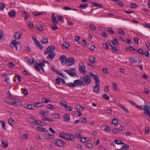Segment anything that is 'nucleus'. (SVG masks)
<instances>
[{"instance_id":"72a5a7b5","label":"nucleus","mask_w":150,"mask_h":150,"mask_svg":"<svg viewBox=\"0 0 150 150\" xmlns=\"http://www.w3.org/2000/svg\"><path fill=\"white\" fill-rule=\"evenodd\" d=\"M35 107L34 106L33 107L32 104H29L27 105L25 108L29 109L34 110Z\"/></svg>"},{"instance_id":"20e7f679","label":"nucleus","mask_w":150,"mask_h":150,"mask_svg":"<svg viewBox=\"0 0 150 150\" xmlns=\"http://www.w3.org/2000/svg\"><path fill=\"white\" fill-rule=\"evenodd\" d=\"M55 49V47L53 45H51L48 47L45 50L44 54H46L49 53H51Z\"/></svg>"},{"instance_id":"6e6552de","label":"nucleus","mask_w":150,"mask_h":150,"mask_svg":"<svg viewBox=\"0 0 150 150\" xmlns=\"http://www.w3.org/2000/svg\"><path fill=\"white\" fill-rule=\"evenodd\" d=\"M79 81L78 80H75L74 81V83H70L69 84L67 83H66V85L67 86H69L70 87H75L76 85H79Z\"/></svg>"},{"instance_id":"f257e3e1","label":"nucleus","mask_w":150,"mask_h":150,"mask_svg":"<svg viewBox=\"0 0 150 150\" xmlns=\"http://www.w3.org/2000/svg\"><path fill=\"white\" fill-rule=\"evenodd\" d=\"M95 76H98L97 74H94L92 72H91L89 74H84V76H81V77L80 79H78L79 81V85L80 86L81 85L85 86L86 84L88 85L91 83V77L95 80Z\"/></svg>"},{"instance_id":"603ef678","label":"nucleus","mask_w":150,"mask_h":150,"mask_svg":"<svg viewBox=\"0 0 150 150\" xmlns=\"http://www.w3.org/2000/svg\"><path fill=\"white\" fill-rule=\"evenodd\" d=\"M27 137L28 135L27 134H23L21 137L22 139L24 140H25L27 138Z\"/></svg>"},{"instance_id":"58836bf2","label":"nucleus","mask_w":150,"mask_h":150,"mask_svg":"<svg viewBox=\"0 0 150 150\" xmlns=\"http://www.w3.org/2000/svg\"><path fill=\"white\" fill-rule=\"evenodd\" d=\"M36 27L38 29V30L40 31H42V28L41 25L40 24H37Z\"/></svg>"},{"instance_id":"7c9ffc66","label":"nucleus","mask_w":150,"mask_h":150,"mask_svg":"<svg viewBox=\"0 0 150 150\" xmlns=\"http://www.w3.org/2000/svg\"><path fill=\"white\" fill-rule=\"evenodd\" d=\"M111 50L112 52L114 53H119V50L115 47H112Z\"/></svg>"},{"instance_id":"412c9836","label":"nucleus","mask_w":150,"mask_h":150,"mask_svg":"<svg viewBox=\"0 0 150 150\" xmlns=\"http://www.w3.org/2000/svg\"><path fill=\"white\" fill-rule=\"evenodd\" d=\"M1 145L3 147L6 148L8 146V142H6L5 140H2L1 142Z\"/></svg>"},{"instance_id":"5701e85b","label":"nucleus","mask_w":150,"mask_h":150,"mask_svg":"<svg viewBox=\"0 0 150 150\" xmlns=\"http://www.w3.org/2000/svg\"><path fill=\"white\" fill-rule=\"evenodd\" d=\"M34 107H41L43 105V104L42 102H37L34 103Z\"/></svg>"},{"instance_id":"2eb2a0df","label":"nucleus","mask_w":150,"mask_h":150,"mask_svg":"<svg viewBox=\"0 0 150 150\" xmlns=\"http://www.w3.org/2000/svg\"><path fill=\"white\" fill-rule=\"evenodd\" d=\"M65 71L71 76H74L76 75V73L75 72H73L69 70L66 69Z\"/></svg>"},{"instance_id":"052dcab7","label":"nucleus","mask_w":150,"mask_h":150,"mask_svg":"<svg viewBox=\"0 0 150 150\" xmlns=\"http://www.w3.org/2000/svg\"><path fill=\"white\" fill-rule=\"evenodd\" d=\"M134 42L135 43H137V44H139V39H138V38H137V37H135V38H134Z\"/></svg>"},{"instance_id":"5fc2aeb1","label":"nucleus","mask_w":150,"mask_h":150,"mask_svg":"<svg viewBox=\"0 0 150 150\" xmlns=\"http://www.w3.org/2000/svg\"><path fill=\"white\" fill-rule=\"evenodd\" d=\"M47 108H48L50 109H55V107L51 104H48L47 105Z\"/></svg>"},{"instance_id":"a19ab883","label":"nucleus","mask_w":150,"mask_h":150,"mask_svg":"<svg viewBox=\"0 0 150 150\" xmlns=\"http://www.w3.org/2000/svg\"><path fill=\"white\" fill-rule=\"evenodd\" d=\"M0 122L2 125V127L3 128L4 130H6V128L5 126V122L3 120H1Z\"/></svg>"},{"instance_id":"6ab92c4d","label":"nucleus","mask_w":150,"mask_h":150,"mask_svg":"<svg viewBox=\"0 0 150 150\" xmlns=\"http://www.w3.org/2000/svg\"><path fill=\"white\" fill-rule=\"evenodd\" d=\"M89 60L92 64L95 63L96 62L95 57L92 56H91L89 57Z\"/></svg>"},{"instance_id":"a878e982","label":"nucleus","mask_w":150,"mask_h":150,"mask_svg":"<svg viewBox=\"0 0 150 150\" xmlns=\"http://www.w3.org/2000/svg\"><path fill=\"white\" fill-rule=\"evenodd\" d=\"M124 144V146H123L122 148L120 149H118L119 150H125L127 149H128L129 148V146L128 144H126L125 145Z\"/></svg>"},{"instance_id":"0eeeda50","label":"nucleus","mask_w":150,"mask_h":150,"mask_svg":"<svg viewBox=\"0 0 150 150\" xmlns=\"http://www.w3.org/2000/svg\"><path fill=\"white\" fill-rule=\"evenodd\" d=\"M15 99L10 98H4V101L7 103L11 105H13Z\"/></svg>"},{"instance_id":"2f4dec72","label":"nucleus","mask_w":150,"mask_h":150,"mask_svg":"<svg viewBox=\"0 0 150 150\" xmlns=\"http://www.w3.org/2000/svg\"><path fill=\"white\" fill-rule=\"evenodd\" d=\"M60 136L62 138L65 139L67 137V133L64 132H62L60 134Z\"/></svg>"},{"instance_id":"0e129e2a","label":"nucleus","mask_w":150,"mask_h":150,"mask_svg":"<svg viewBox=\"0 0 150 150\" xmlns=\"http://www.w3.org/2000/svg\"><path fill=\"white\" fill-rule=\"evenodd\" d=\"M66 108L68 111H70L72 110V108L70 106H67L65 107Z\"/></svg>"},{"instance_id":"c9c22d12","label":"nucleus","mask_w":150,"mask_h":150,"mask_svg":"<svg viewBox=\"0 0 150 150\" xmlns=\"http://www.w3.org/2000/svg\"><path fill=\"white\" fill-rule=\"evenodd\" d=\"M24 14L25 15V17H24V19H28L30 16V15H28V13L26 11H24L23 12Z\"/></svg>"},{"instance_id":"13d9d810","label":"nucleus","mask_w":150,"mask_h":150,"mask_svg":"<svg viewBox=\"0 0 150 150\" xmlns=\"http://www.w3.org/2000/svg\"><path fill=\"white\" fill-rule=\"evenodd\" d=\"M33 15L35 16L41 15L42 14L41 12L37 11L33 12Z\"/></svg>"},{"instance_id":"c85d7f7f","label":"nucleus","mask_w":150,"mask_h":150,"mask_svg":"<svg viewBox=\"0 0 150 150\" xmlns=\"http://www.w3.org/2000/svg\"><path fill=\"white\" fill-rule=\"evenodd\" d=\"M41 42L43 44H47L48 42V40L47 38L43 37V40H41Z\"/></svg>"},{"instance_id":"864d4df0","label":"nucleus","mask_w":150,"mask_h":150,"mask_svg":"<svg viewBox=\"0 0 150 150\" xmlns=\"http://www.w3.org/2000/svg\"><path fill=\"white\" fill-rule=\"evenodd\" d=\"M53 117L55 119H58L60 117L59 115L57 113H54L53 115Z\"/></svg>"},{"instance_id":"cd10ccee","label":"nucleus","mask_w":150,"mask_h":150,"mask_svg":"<svg viewBox=\"0 0 150 150\" xmlns=\"http://www.w3.org/2000/svg\"><path fill=\"white\" fill-rule=\"evenodd\" d=\"M62 46L66 49H69V45L67 42H65L63 43Z\"/></svg>"},{"instance_id":"4be33fe9","label":"nucleus","mask_w":150,"mask_h":150,"mask_svg":"<svg viewBox=\"0 0 150 150\" xmlns=\"http://www.w3.org/2000/svg\"><path fill=\"white\" fill-rule=\"evenodd\" d=\"M70 120V115L65 114L64 116V120L65 121H69Z\"/></svg>"},{"instance_id":"6e6d98bb","label":"nucleus","mask_w":150,"mask_h":150,"mask_svg":"<svg viewBox=\"0 0 150 150\" xmlns=\"http://www.w3.org/2000/svg\"><path fill=\"white\" fill-rule=\"evenodd\" d=\"M131 61L133 62L137 63V57H132L131 59Z\"/></svg>"},{"instance_id":"b1692460","label":"nucleus","mask_w":150,"mask_h":150,"mask_svg":"<svg viewBox=\"0 0 150 150\" xmlns=\"http://www.w3.org/2000/svg\"><path fill=\"white\" fill-rule=\"evenodd\" d=\"M14 37L16 39H19L21 38V34L19 32H16Z\"/></svg>"},{"instance_id":"c756f323","label":"nucleus","mask_w":150,"mask_h":150,"mask_svg":"<svg viewBox=\"0 0 150 150\" xmlns=\"http://www.w3.org/2000/svg\"><path fill=\"white\" fill-rule=\"evenodd\" d=\"M16 42V40H12L11 42V44L10 45L11 47L12 48H14V46H16L17 44Z\"/></svg>"},{"instance_id":"f03ea898","label":"nucleus","mask_w":150,"mask_h":150,"mask_svg":"<svg viewBox=\"0 0 150 150\" xmlns=\"http://www.w3.org/2000/svg\"><path fill=\"white\" fill-rule=\"evenodd\" d=\"M95 81L96 85L93 87V91L96 93H98L100 91V86L99 77L95 76Z\"/></svg>"},{"instance_id":"9b49d317","label":"nucleus","mask_w":150,"mask_h":150,"mask_svg":"<svg viewBox=\"0 0 150 150\" xmlns=\"http://www.w3.org/2000/svg\"><path fill=\"white\" fill-rule=\"evenodd\" d=\"M35 124L42 126H44L46 125V124L45 122H42L41 121L38 120H35Z\"/></svg>"},{"instance_id":"bb28decb","label":"nucleus","mask_w":150,"mask_h":150,"mask_svg":"<svg viewBox=\"0 0 150 150\" xmlns=\"http://www.w3.org/2000/svg\"><path fill=\"white\" fill-rule=\"evenodd\" d=\"M47 137L46 138L47 140H50L53 139L54 136L53 134H47Z\"/></svg>"},{"instance_id":"aec40b11","label":"nucleus","mask_w":150,"mask_h":150,"mask_svg":"<svg viewBox=\"0 0 150 150\" xmlns=\"http://www.w3.org/2000/svg\"><path fill=\"white\" fill-rule=\"evenodd\" d=\"M92 5L93 7H99V8H103V6L100 4H99L98 3L92 2Z\"/></svg>"},{"instance_id":"09e8293b","label":"nucleus","mask_w":150,"mask_h":150,"mask_svg":"<svg viewBox=\"0 0 150 150\" xmlns=\"http://www.w3.org/2000/svg\"><path fill=\"white\" fill-rule=\"evenodd\" d=\"M102 97L106 100H108L110 99L109 97L105 94H103L102 96Z\"/></svg>"},{"instance_id":"338daca9","label":"nucleus","mask_w":150,"mask_h":150,"mask_svg":"<svg viewBox=\"0 0 150 150\" xmlns=\"http://www.w3.org/2000/svg\"><path fill=\"white\" fill-rule=\"evenodd\" d=\"M139 53H140L141 55H144V52H143V50L142 49H139L137 51Z\"/></svg>"},{"instance_id":"37998d69","label":"nucleus","mask_w":150,"mask_h":150,"mask_svg":"<svg viewBox=\"0 0 150 150\" xmlns=\"http://www.w3.org/2000/svg\"><path fill=\"white\" fill-rule=\"evenodd\" d=\"M8 122L9 124L11 125H14V122L13 119L11 118H10L8 120Z\"/></svg>"},{"instance_id":"4d7b16f0","label":"nucleus","mask_w":150,"mask_h":150,"mask_svg":"<svg viewBox=\"0 0 150 150\" xmlns=\"http://www.w3.org/2000/svg\"><path fill=\"white\" fill-rule=\"evenodd\" d=\"M34 67L35 69L38 71H40V67L36 64H35Z\"/></svg>"},{"instance_id":"a211bd4d","label":"nucleus","mask_w":150,"mask_h":150,"mask_svg":"<svg viewBox=\"0 0 150 150\" xmlns=\"http://www.w3.org/2000/svg\"><path fill=\"white\" fill-rule=\"evenodd\" d=\"M16 13L15 11L13 10L10 11L8 14L10 17H14L16 16Z\"/></svg>"},{"instance_id":"9d476101","label":"nucleus","mask_w":150,"mask_h":150,"mask_svg":"<svg viewBox=\"0 0 150 150\" xmlns=\"http://www.w3.org/2000/svg\"><path fill=\"white\" fill-rule=\"evenodd\" d=\"M136 107L137 108H138L140 110H143V109L144 110H144H145V108H147L146 109H150V107H149L147 103H146V104L144 105V107H143L142 105H136Z\"/></svg>"},{"instance_id":"f704fd0d","label":"nucleus","mask_w":150,"mask_h":150,"mask_svg":"<svg viewBox=\"0 0 150 150\" xmlns=\"http://www.w3.org/2000/svg\"><path fill=\"white\" fill-rule=\"evenodd\" d=\"M88 6L87 4H82L80 5L79 8L84 9L87 8Z\"/></svg>"},{"instance_id":"69168bd1","label":"nucleus","mask_w":150,"mask_h":150,"mask_svg":"<svg viewBox=\"0 0 150 150\" xmlns=\"http://www.w3.org/2000/svg\"><path fill=\"white\" fill-rule=\"evenodd\" d=\"M56 83L57 84L59 85L60 83V79L59 78H57L55 80Z\"/></svg>"},{"instance_id":"8fccbe9b","label":"nucleus","mask_w":150,"mask_h":150,"mask_svg":"<svg viewBox=\"0 0 150 150\" xmlns=\"http://www.w3.org/2000/svg\"><path fill=\"white\" fill-rule=\"evenodd\" d=\"M5 6V4L4 3H2L0 4V9L1 10H4Z\"/></svg>"},{"instance_id":"dca6fc26","label":"nucleus","mask_w":150,"mask_h":150,"mask_svg":"<svg viewBox=\"0 0 150 150\" xmlns=\"http://www.w3.org/2000/svg\"><path fill=\"white\" fill-rule=\"evenodd\" d=\"M67 58L66 56L63 55L61 56L59 58V60L62 63H63L65 61H66V60H67Z\"/></svg>"},{"instance_id":"c03bdc74","label":"nucleus","mask_w":150,"mask_h":150,"mask_svg":"<svg viewBox=\"0 0 150 150\" xmlns=\"http://www.w3.org/2000/svg\"><path fill=\"white\" fill-rule=\"evenodd\" d=\"M137 6V5L135 3H132L130 4V7L131 8H136Z\"/></svg>"},{"instance_id":"f8f14e48","label":"nucleus","mask_w":150,"mask_h":150,"mask_svg":"<svg viewBox=\"0 0 150 150\" xmlns=\"http://www.w3.org/2000/svg\"><path fill=\"white\" fill-rule=\"evenodd\" d=\"M37 130L39 132H48V130H47L46 128L44 127H38L36 128Z\"/></svg>"},{"instance_id":"a18cd8bd","label":"nucleus","mask_w":150,"mask_h":150,"mask_svg":"<svg viewBox=\"0 0 150 150\" xmlns=\"http://www.w3.org/2000/svg\"><path fill=\"white\" fill-rule=\"evenodd\" d=\"M41 100L42 102L45 103H47L50 101V99H47L44 98H42L41 99Z\"/></svg>"},{"instance_id":"473e14b6","label":"nucleus","mask_w":150,"mask_h":150,"mask_svg":"<svg viewBox=\"0 0 150 150\" xmlns=\"http://www.w3.org/2000/svg\"><path fill=\"white\" fill-rule=\"evenodd\" d=\"M118 33L122 36H124L125 34L124 31L121 28H120L118 29Z\"/></svg>"},{"instance_id":"f3484780","label":"nucleus","mask_w":150,"mask_h":150,"mask_svg":"<svg viewBox=\"0 0 150 150\" xmlns=\"http://www.w3.org/2000/svg\"><path fill=\"white\" fill-rule=\"evenodd\" d=\"M21 101L18 99L14 100L13 103L14 105L16 106H18L21 105Z\"/></svg>"},{"instance_id":"ddd939ff","label":"nucleus","mask_w":150,"mask_h":150,"mask_svg":"<svg viewBox=\"0 0 150 150\" xmlns=\"http://www.w3.org/2000/svg\"><path fill=\"white\" fill-rule=\"evenodd\" d=\"M52 20L54 25H56L58 24V20L57 19L54 14H53L52 15Z\"/></svg>"},{"instance_id":"79ce46f5","label":"nucleus","mask_w":150,"mask_h":150,"mask_svg":"<svg viewBox=\"0 0 150 150\" xmlns=\"http://www.w3.org/2000/svg\"><path fill=\"white\" fill-rule=\"evenodd\" d=\"M112 123L115 125H116L118 124V120L117 118H114L112 120Z\"/></svg>"},{"instance_id":"7ed1b4c3","label":"nucleus","mask_w":150,"mask_h":150,"mask_svg":"<svg viewBox=\"0 0 150 150\" xmlns=\"http://www.w3.org/2000/svg\"><path fill=\"white\" fill-rule=\"evenodd\" d=\"M53 143L56 146L59 147H64L66 145L64 142L61 139H56L53 140Z\"/></svg>"},{"instance_id":"ea45409f","label":"nucleus","mask_w":150,"mask_h":150,"mask_svg":"<svg viewBox=\"0 0 150 150\" xmlns=\"http://www.w3.org/2000/svg\"><path fill=\"white\" fill-rule=\"evenodd\" d=\"M86 146L89 149H91L93 148V145L91 143H87L86 144Z\"/></svg>"},{"instance_id":"3c124183","label":"nucleus","mask_w":150,"mask_h":150,"mask_svg":"<svg viewBox=\"0 0 150 150\" xmlns=\"http://www.w3.org/2000/svg\"><path fill=\"white\" fill-rule=\"evenodd\" d=\"M108 31L111 34H114L115 33L113 29L111 28H108Z\"/></svg>"},{"instance_id":"e433bc0d","label":"nucleus","mask_w":150,"mask_h":150,"mask_svg":"<svg viewBox=\"0 0 150 150\" xmlns=\"http://www.w3.org/2000/svg\"><path fill=\"white\" fill-rule=\"evenodd\" d=\"M86 139H88V138L86 137H82L80 138V141L83 143L88 142V140H86Z\"/></svg>"},{"instance_id":"4c0bfd02","label":"nucleus","mask_w":150,"mask_h":150,"mask_svg":"<svg viewBox=\"0 0 150 150\" xmlns=\"http://www.w3.org/2000/svg\"><path fill=\"white\" fill-rule=\"evenodd\" d=\"M84 108L80 105H78L76 106V109L78 110H83Z\"/></svg>"},{"instance_id":"1a4fd4ad","label":"nucleus","mask_w":150,"mask_h":150,"mask_svg":"<svg viewBox=\"0 0 150 150\" xmlns=\"http://www.w3.org/2000/svg\"><path fill=\"white\" fill-rule=\"evenodd\" d=\"M67 137H66L65 139L68 140L74 141L75 138L74 136L70 133H67Z\"/></svg>"},{"instance_id":"49530a36","label":"nucleus","mask_w":150,"mask_h":150,"mask_svg":"<svg viewBox=\"0 0 150 150\" xmlns=\"http://www.w3.org/2000/svg\"><path fill=\"white\" fill-rule=\"evenodd\" d=\"M115 144H124V142H122L121 141L119 140L118 139L115 140Z\"/></svg>"},{"instance_id":"4468645a","label":"nucleus","mask_w":150,"mask_h":150,"mask_svg":"<svg viewBox=\"0 0 150 150\" xmlns=\"http://www.w3.org/2000/svg\"><path fill=\"white\" fill-rule=\"evenodd\" d=\"M55 57V54L52 52L50 53L47 56V58L48 59H50V60H52L53 58Z\"/></svg>"},{"instance_id":"393cba45","label":"nucleus","mask_w":150,"mask_h":150,"mask_svg":"<svg viewBox=\"0 0 150 150\" xmlns=\"http://www.w3.org/2000/svg\"><path fill=\"white\" fill-rule=\"evenodd\" d=\"M34 62V58L33 57H31L28 59L27 62L30 64H33Z\"/></svg>"},{"instance_id":"e2e57ef3","label":"nucleus","mask_w":150,"mask_h":150,"mask_svg":"<svg viewBox=\"0 0 150 150\" xmlns=\"http://www.w3.org/2000/svg\"><path fill=\"white\" fill-rule=\"evenodd\" d=\"M118 130L117 128H114L112 130V133L115 134L117 133L118 132Z\"/></svg>"},{"instance_id":"680f3d73","label":"nucleus","mask_w":150,"mask_h":150,"mask_svg":"<svg viewBox=\"0 0 150 150\" xmlns=\"http://www.w3.org/2000/svg\"><path fill=\"white\" fill-rule=\"evenodd\" d=\"M61 104L62 105L63 107H64L65 108L66 106H67V104L66 103V102L64 101H62L61 102Z\"/></svg>"},{"instance_id":"39448f33","label":"nucleus","mask_w":150,"mask_h":150,"mask_svg":"<svg viewBox=\"0 0 150 150\" xmlns=\"http://www.w3.org/2000/svg\"><path fill=\"white\" fill-rule=\"evenodd\" d=\"M75 63L74 59L71 57L69 58L68 59L66 60L65 64L67 66H70L74 64Z\"/></svg>"},{"instance_id":"de8ad7c7","label":"nucleus","mask_w":150,"mask_h":150,"mask_svg":"<svg viewBox=\"0 0 150 150\" xmlns=\"http://www.w3.org/2000/svg\"><path fill=\"white\" fill-rule=\"evenodd\" d=\"M79 122L82 123H85L86 122V119L85 117L80 118L79 119Z\"/></svg>"},{"instance_id":"423d86ee","label":"nucleus","mask_w":150,"mask_h":150,"mask_svg":"<svg viewBox=\"0 0 150 150\" xmlns=\"http://www.w3.org/2000/svg\"><path fill=\"white\" fill-rule=\"evenodd\" d=\"M79 71L81 74H85V66L83 62H81L79 65Z\"/></svg>"},{"instance_id":"bf43d9fd","label":"nucleus","mask_w":150,"mask_h":150,"mask_svg":"<svg viewBox=\"0 0 150 150\" xmlns=\"http://www.w3.org/2000/svg\"><path fill=\"white\" fill-rule=\"evenodd\" d=\"M109 46L106 43L103 44V48L104 49H105L106 50H108V49Z\"/></svg>"},{"instance_id":"774afa93","label":"nucleus","mask_w":150,"mask_h":150,"mask_svg":"<svg viewBox=\"0 0 150 150\" xmlns=\"http://www.w3.org/2000/svg\"><path fill=\"white\" fill-rule=\"evenodd\" d=\"M23 92L25 96H26L28 94V91L26 88L23 89Z\"/></svg>"}]
</instances>
